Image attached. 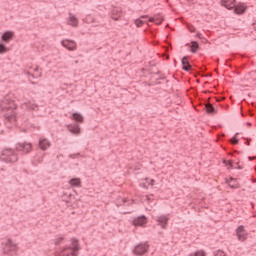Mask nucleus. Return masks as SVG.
I'll return each instance as SVG.
<instances>
[{
	"instance_id": "obj_14",
	"label": "nucleus",
	"mask_w": 256,
	"mask_h": 256,
	"mask_svg": "<svg viewBox=\"0 0 256 256\" xmlns=\"http://www.w3.org/2000/svg\"><path fill=\"white\" fill-rule=\"evenodd\" d=\"M233 9H234L235 15H243V13L247 11V6H245V4L243 3H239V4H235Z\"/></svg>"
},
{
	"instance_id": "obj_19",
	"label": "nucleus",
	"mask_w": 256,
	"mask_h": 256,
	"mask_svg": "<svg viewBox=\"0 0 256 256\" xmlns=\"http://www.w3.org/2000/svg\"><path fill=\"white\" fill-rule=\"evenodd\" d=\"M186 47H190L191 53H197L201 47L199 46V42L197 41H191V43H187Z\"/></svg>"
},
{
	"instance_id": "obj_30",
	"label": "nucleus",
	"mask_w": 256,
	"mask_h": 256,
	"mask_svg": "<svg viewBox=\"0 0 256 256\" xmlns=\"http://www.w3.org/2000/svg\"><path fill=\"white\" fill-rule=\"evenodd\" d=\"M214 256H227V254H225V252H223V250H218V251L214 252Z\"/></svg>"
},
{
	"instance_id": "obj_13",
	"label": "nucleus",
	"mask_w": 256,
	"mask_h": 256,
	"mask_svg": "<svg viewBox=\"0 0 256 256\" xmlns=\"http://www.w3.org/2000/svg\"><path fill=\"white\" fill-rule=\"evenodd\" d=\"M38 147L41 149V151H47V149L51 147V142L47 138H40Z\"/></svg>"
},
{
	"instance_id": "obj_2",
	"label": "nucleus",
	"mask_w": 256,
	"mask_h": 256,
	"mask_svg": "<svg viewBox=\"0 0 256 256\" xmlns=\"http://www.w3.org/2000/svg\"><path fill=\"white\" fill-rule=\"evenodd\" d=\"M16 109L17 104L11 99V95H6L0 101V111L4 113V117L7 121H15V117H17V113L15 112Z\"/></svg>"
},
{
	"instance_id": "obj_53",
	"label": "nucleus",
	"mask_w": 256,
	"mask_h": 256,
	"mask_svg": "<svg viewBox=\"0 0 256 256\" xmlns=\"http://www.w3.org/2000/svg\"><path fill=\"white\" fill-rule=\"evenodd\" d=\"M204 93H209V90L204 91Z\"/></svg>"
},
{
	"instance_id": "obj_51",
	"label": "nucleus",
	"mask_w": 256,
	"mask_h": 256,
	"mask_svg": "<svg viewBox=\"0 0 256 256\" xmlns=\"http://www.w3.org/2000/svg\"><path fill=\"white\" fill-rule=\"evenodd\" d=\"M249 161H253V158H252V157H249Z\"/></svg>"
},
{
	"instance_id": "obj_17",
	"label": "nucleus",
	"mask_w": 256,
	"mask_h": 256,
	"mask_svg": "<svg viewBox=\"0 0 256 256\" xmlns=\"http://www.w3.org/2000/svg\"><path fill=\"white\" fill-rule=\"evenodd\" d=\"M149 21L155 23V25H161L164 21V18L161 14H155L153 17L149 18Z\"/></svg>"
},
{
	"instance_id": "obj_46",
	"label": "nucleus",
	"mask_w": 256,
	"mask_h": 256,
	"mask_svg": "<svg viewBox=\"0 0 256 256\" xmlns=\"http://www.w3.org/2000/svg\"><path fill=\"white\" fill-rule=\"evenodd\" d=\"M131 212H124L123 215H129Z\"/></svg>"
},
{
	"instance_id": "obj_3",
	"label": "nucleus",
	"mask_w": 256,
	"mask_h": 256,
	"mask_svg": "<svg viewBox=\"0 0 256 256\" xmlns=\"http://www.w3.org/2000/svg\"><path fill=\"white\" fill-rule=\"evenodd\" d=\"M81 246H79V240L71 238V245L64 246L56 252V256H79Z\"/></svg>"
},
{
	"instance_id": "obj_18",
	"label": "nucleus",
	"mask_w": 256,
	"mask_h": 256,
	"mask_svg": "<svg viewBox=\"0 0 256 256\" xmlns=\"http://www.w3.org/2000/svg\"><path fill=\"white\" fill-rule=\"evenodd\" d=\"M157 222L162 226V229H167V223L169 222V217L162 215L157 218Z\"/></svg>"
},
{
	"instance_id": "obj_45",
	"label": "nucleus",
	"mask_w": 256,
	"mask_h": 256,
	"mask_svg": "<svg viewBox=\"0 0 256 256\" xmlns=\"http://www.w3.org/2000/svg\"><path fill=\"white\" fill-rule=\"evenodd\" d=\"M155 75H161V71L156 72Z\"/></svg>"
},
{
	"instance_id": "obj_44",
	"label": "nucleus",
	"mask_w": 256,
	"mask_h": 256,
	"mask_svg": "<svg viewBox=\"0 0 256 256\" xmlns=\"http://www.w3.org/2000/svg\"><path fill=\"white\" fill-rule=\"evenodd\" d=\"M230 181H237V179L231 177V178H230Z\"/></svg>"
},
{
	"instance_id": "obj_15",
	"label": "nucleus",
	"mask_w": 256,
	"mask_h": 256,
	"mask_svg": "<svg viewBox=\"0 0 256 256\" xmlns=\"http://www.w3.org/2000/svg\"><path fill=\"white\" fill-rule=\"evenodd\" d=\"M236 2H237V0H221V5H222V7H225V9L232 11V9L235 8Z\"/></svg>"
},
{
	"instance_id": "obj_27",
	"label": "nucleus",
	"mask_w": 256,
	"mask_h": 256,
	"mask_svg": "<svg viewBox=\"0 0 256 256\" xmlns=\"http://www.w3.org/2000/svg\"><path fill=\"white\" fill-rule=\"evenodd\" d=\"M190 256H206V254H205V251L200 250L190 254Z\"/></svg>"
},
{
	"instance_id": "obj_52",
	"label": "nucleus",
	"mask_w": 256,
	"mask_h": 256,
	"mask_svg": "<svg viewBox=\"0 0 256 256\" xmlns=\"http://www.w3.org/2000/svg\"><path fill=\"white\" fill-rule=\"evenodd\" d=\"M123 202H124V203H127V200H126V199H123Z\"/></svg>"
},
{
	"instance_id": "obj_42",
	"label": "nucleus",
	"mask_w": 256,
	"mask_h": 256,
	"mask_svg": "<svg viewBox=\"0 0 256 256\" xmlns=\"http://www.w3.org/2000/svg\"><path fill=\"white\" fill-rule=\"evenodd\" d=\"M229 63H231V60H226L225 65H229Z\"/></svg>"
},
{
	"instance_id": "obj_43",
	"label": "nucleus",
	"mask_w": 256,
	"mask_h": 256,
	"mask_svg": "<svg viewBox=\"0 0 256 256\" xmlns=\"http://www.w3.org/2000/svg\"><path fill=\"white\" fill-rule=\"evenodd\" d=\"M71 197H73V195L69 194V196H68L69 201H71Z\"/></svg>"
},
{
	"instance_id": "obj_32",
	"label": "nucleus",
	"mask_w": 256,
	"mask_h": 256,
	"mask_svg": "<svg viewBox=\"0 0 256 256\" xmlns=\"http://www.w3.org/2000/svg\"><path fill=\"white\" fill-rule=\"evenodd\" d=\"M215 100L217 101V103H221V101H225V97L224 96H218V97H215Z\"/></svg>"
},
{
	"instance_id": "obj_47",
	"label": "nucleus",
	"mask_w": 256,
	"mask_h": 256,
	"mask_svg": "<svg viewBox=\"0 0 256 256\" xmlns=\"http://www.w3.org/2000/svg\"><path fill=\"white\" fill-rule=\"evenodd\" d=\"M141 19H147V16H141Z\"/></svg>"
},
{
	"instance_id": "obj_11",
	"label": "nucleus",
	"mask_w": 256,
	"mask_h": 256,
	"mask_svg": "<svg viewBox=\"0 0 256 256\" xmlns=\"http://www.w3.org/2000/svg\"><path fill=\"white\" fill-rule=\"evenodd\" d=\"M181 63H182V69L183 71H189L190 73H197V71L195 69H193V66H191L189 64V62H187V56H184L181 59Z\"/></svg>"
},
{
	"instance_id": "obj_38",
	"label": "nucleus",
	"mask_w": 256,
	"mask_h": 256,
	"mask_svg": "<svg viewBox=\"0 0 256 256\" xmlns=\"http://www.w3.org/2000/svg\"><path fill=\"white\" fill-rule=\"evenodd\" d=\"M252 27H253L254 31H256V20L252 23Z\"/></svg>"
},
{
	"instance_id": "obj_7",
	"label": "nucleus",
	"mask_w": 256,
	"mask_h": 256,
	"mask_svg": "<svg viewBox=\"0 0 256 256\" xmlns=\"http://www.w3.org/2000/svg\"><path fill=\"white\" fill-rule=\"evenodd\" d=\"M132 225H134V227H145V225H147V216L141 215L134 218Z\"/></svg>"
},
{
	"instance_id": "obj_37",
	"label": "nucleus",
	"mask_w": 256,
	"mask_h": 256,
	"mask_svg": "<svg viewBox=\"0 0 256 256\" xmlns=\"http://www.w3.org/2000/svg\"><path fill=\"white\" fill-rule=\"evenodd\" d=\"M140 185H141V187H143L144 189H148V186H147L146 183H141Z\"/></svg>"
},
{
	"instance_id": "obj_40",
	"label": "nucleus",
	"mask_w": 256,
	"mask_h": 256,
	"mask_svg": "<svg viewBox=\"0 0 256 256\" xmlns=\"http://www.w3.org/2000/svg\"><path fill=\"white\" fill-rule=\"evenodd\" d=\"M246 145H251V139H246Z\"/></svg>"
},
{
	"instance_id": "obj_16",
	"label": "nucleus",
	"mask_w": 256,
	"mask_h": 256,
	"mask_svg": "<svg viewBox=\"0 0 256 256\" xmlns=\"http://www.w3.org/2000/svg\"><path fill=\"white\" fill-rule=\"evenodd\" d=\"M67 129L73 135H79L81 133V127H79V124H77V123L68 125Z\"/></svg>"
},
{
	"instance_id": "obj_25",
	"label": "nucleus",
	"mask_w": 256,
	"mask_h": 256,
	"mask_svg": "<svg viewBox=\"0 0 256 256\" xmlns=\"http://www.w3.org/2000/svg\"><path fill=\"white\" fill-rule=\"evenodd\" d=\"M237 135H239V133H236V134L230 139V142L232 143V145H239V138H237Z\"/></svg>"
},
{
	"instance_id": "obj_5",
	"label": "nucleus",
	"mask_w": 256,
	"mask_h": 256,
	"mask_svg": "<svg viewBox=\"0 0 256 256\" xmlns=\"http://www.w3.org/2000/svg\"><path fill=\"white\" fill-rule=\"evenodd\" d=\"M147 251H149V244L147 243H139L133 249V253L136 256H143L145 253H147Z\"/></svg>"
},
{
	"instance_id": "obj_48",
	"label": "nucleus",
	"mask_w": 256,
	"mask_h": 256,
	"mask_svg": "<svg viewBox=\"0 0 256 256\" xmlns=\"http://www.w3.org/2000/svg\"><path fill=\"white\" fill-rule=\"evenodd\" d=\"M248 127H251V122H247Z\"/></svg>"
},
{
	"instance_id": "obj_9",
	"label": "nucleus",
	"mask_w": 256,
	"mask_h": 256,
	"mask_svg": "<svg viewBox=\"0 0 256 256\" xmlns=\"http://www.w3.org/2000/svg\"><path fill=\"white\" fill-rule=\"evenodd\" d=\"M204 105H205L207 115H217V106L211 104L209 100L205 101Z\"/></svg>"
},
{
	"instance_id": "obj_33",
	"label": "nucleus",
	"mask_w": 256,
	"mask_h": 256,
	"mask_svg": "<svg viewBox=\"0 0 256 256\" xmlns=\"http://www.w3.org/2000/svg\"><path fill=\"white\" fill-rule=\"evenodd\" d=\"M29 107V109H32V111H35V109H37V105H35V104H32V105H30V106H28Z\"/></svg>"
},
{
	"instance_id": "obj_6",
	"label": "nucleus",
	"mask_w": 256,
	"mask_h": 256,
	"mask_svg": "<svg viewBox=\"0 0 256 256\" xmlns=\"http://www.w3.org/2000/svg\"><path fill=\"white\" fill-rule=\"evenodd\" d=\"M236 235L238 237V241H247V236L249 233H247V230H245V226L240 225L236 229Z\"/></svg>"
},
{
	"instance_id": "obj_54",
	"label": "nucleus",
	"mask_w": 256,
	"mask_h": 256,
	"mask_svg": "<svg viewBox=\"0 0 256 256\" xmlns=\"http://www.w3.org/2000/svg\"><path fill=\"white\" fill-rule=\"evenodd\" d=\"M145 181H149V178H146Z\"/></svg>"
},
{
	"instance_id": "obj_12",
	"label": "nucleus",
	"mask_w": 256,
	"mask_h": 256,
	"mask_svg": "<svg viewBox=\"0 0 256 256\" xmlns=\"http://www.w3.org/2000/svg\"><path fill=\"white\" fill-rule=\"evenodd\" d=\"M13 37H15V32L7 30L2 34L1 41H3L4 43H9L10 41H12Z\"/></svg>"
},
{
	"instance_id": "obj_39",
	"label": "nucleus",
	"mask_w": 256,
	"mask_h": 256,
	"mask_svg": "<svg viewBox=\"0 0 256 256\" xmlns=\"http://www.w3.org/2000/svg\"><path fill=\"white\" fill-rule=\"evenodd\" d=\"M230 189H237V185H231L229 184Z\"/></svg>"
},
{
	"instance_id": "obj_24",
	"label": "nucleus",
	"mask_w": 256,
	"mask_h": 256,
	"mask_svg": "<svg viewBox=\"0 0 256 256\" xmlns=\"http://www.w3.org/2000/svg\"><path fill=\"white\" fill-rule=\"evenodd\" d=\"M7 51H9L7 46L3 42H0V55L7 53Z\"/></svg>"
},
{
	"instance_id": "obj_21",
	"label": "nucleus",
	"mask_w": 256,
	"mask_h": 256,
	"mask_svg": "<svg viewBox=\"0 0 256 256\" xmlns=\"http://www.w3.org/2000/svg\"><path fill=\"white\" fill-rule=\"evenodd\" d=\"M71 119H73V121H75L76 123H83L85 121V118L79 112H74L71 116Z\"/></svg>"
},
{
	"instance_id": "obj_20",
	"label": "nucleus",
	"mask_w": 256,
	"mask_h": 256,
	"mask_svg": "<svg viewBox=\"0 0 256 256\" xmlns=\"http://www.w3.org/2000/svg\"><path fill=\"white\" fill-rule=\"evenodd\" d=\"M222 163L228 167V169H243V166L239 165V162L236 163L237 167L233 165V161L231 160H223Z\"/></svg>"
},
{
	"instance_id": "obj_23",
	"label": "nucleus",
	"mask_w": 256,
	"mask_h": 256,
	"mask_svg": "<svg viewBox=\"0 0 256 256\" xmlns=\"http://www.w3.org/2000/svg\"><path fill=\"white\" fill-rule=\"evenodd\" d=\"M71 187H81V178H72L69 180Z\"/></svg>"
},
{
	"instance_id": "obj_36",
	"label": "nucleus",
	"mask_w": 256,
	"mask_h": 256,
	"mask_svg": "<svg viewBox=\"0 0 256 256\" xmlns=\"http://www.w3.org/2000/svg\"><path fill=\"white\" fill-rule=\"evenodd\" d=\"M154 184H155V180H154V179H151V180L148 182V185L153 186Z\"/></svg>"
},
{
	"instance_id": "obj_31",
	"label": "nucleus",
	"mask_w": 256,
	"mask_h": 256,
	"mask_svg": "<svg viewBox=\"0 0 256 256\" xmlns=\"http://www.w3.org/2000/svg\"><path fill=\"white\" fill-rule=\"evenodd\" d=\"M143 23H144L143 20H141V19H139V18L135 20V25H136L137 27H141V26L143 25Z\"/></svg>"
},
{
	"instance_id": "obj_50",
	"label": "nucleus",
	"mask_w": 256,
	"mask_h": 256,
	"mask_svg": "<svg viewBox=\"0 0 256 256\" xmlns=\"http://www.w3.org/2000/svg\"><path fill=\"white\" fill-rule=\"evenodd\" d=\"M156 85H161V82H156Z\"/></svg>"
},
{
	"instance_id": "obj_28",
	"label": "nucleus",
	"mask_w": 256,
	"mask_h": 256,
	"mask_svg": "<svg viewBox=\"0 0 256 256\" xmlns=\"http://www.w3.org/2000/svg\"><path fill=\"white\" fill-rule=\"evenodd\" d=\"M188 31H190V33H195L196 29L195 26L191 25V24H187L186 25Z\"/></svg>"
},
{
	"instance_id": "obj_49",
	"label": "nucleus",
	"mask_w": 256,
	"mask_h": 256,
	"mask_svg": "<svg viewBox=\"0 0 256 256\" xmlns=\"http://www.w3.org/2000/svg\"><path fill=\"white\" fill-rule=\"evenodd\" d=\"M186 1H188V3H193V0H186Z\"/></svg>"
},
{
	"instance_id": "obj_4",
	"label": "nucleus",
	"mask_w": 256,
	"mask_h": 256,
	"mask_svg": "<svg viewBox=\"0 0 256 256\" xmlns=\"http://www.w3.org/2000/svg\"><path fill=\"white\" fill-rule=\"evenodd\" d=\"M4 255L15 256L17 255V244L13 240L8 239L5 247L3 248Z\"/></svg>"
},
{
	"instance_id": "obj_29",
	"label": "nucleus",
	"mask_w": 256,
	"mask_h": 256,
	"mask_svg": "<svg viewBox=\"0 0 256 256\" xmlns=\"http://www.w3.org/2000/svg\"><path fill=\"white\" fill-rule=\"evenodd\" d=\"M68 157L69 159H77L81 157V153L70 154Z\"/></svg>"
},
{
	"instance_id": "obj_10",
	"label": "nucleus",
	"mask_w": 256,
	"mask_h": 256,
	"mask_svg": "<svg viewBox=\"0 0 256 256\" xmlns=\"http://www.w3.org/2000/svg\"><path fill=\"white\" fill-rule=\"evenodd\" d=\"M123 15H124L123 10H121V8L119 7H115L111 11V17L114 21H119V19H121Z\"/></svg>"
},
{
	"instance_id": "obj_26",
	"label": "nucleus",
	"mask_w": 256,
	"mask_h": 256,
	"mask_svg": "<svg viewBox=\"0 0 256 256\" xmlns=\"http://www.w3.org/2000/svg\"><path fill=\"white\" fill-rule=\"evenodd\" d=\"M63 241H65V238L63 236L56 238L54 240V245L59 246V245H61V243H63Z\"/></svg>"
},
{
	"instance_id": "obj_1",
	"label": "nucleus",
	"mask_w": 256,
	"mask_h": 256,
	"mask_svg": "<svg viewBox=\"0 0 256 256\" xmlns=\"http://www.w3.org/2000/svg\"><path fill=\"white\" fill-rule=\"evenodd\" d=\"M33 151L31 142H19L14 148H4L0 155V160L4 163H17L19 161V153L21 155H29Z\"/></svg>"
},
{
	"instance_id": "obj_22",
	"label": "nucleus",
	"mask_w": 256,
	"mask_h": 256,
	"mask_svg": "<svg viewBox=\"0 0 256 256\" xmlns=\"http://www.w3.org/2000/svg\"><path fill=\"white\" fill-rule=\"evenodd\" d=\"M68 24L72 25V27H77V25H79V20L77 17H75V15L70 14Z\"/></svg>"
},
{
	"instance_id": "obj_35",
	"label": "nucleus",
	"mask_w": 256,
	"mask_h": 256,
	"mask_svg": "<svg viewBox=\"0 0 256 256\" xmlns=\"http://www.w3.org/2000/svg\"><path fill=\"white\" fill-rule=\"evenodd\" d=\"M156 80H157V81H163V80H165V76L162 75V76H160L159 78H157Z\"/></svg>"
},
{
	"instance_id": "obj_34",
	"label": "nucleus",
	"mask_w": 256,
	"mask_h": 256,
	"mask_svg": "<svg viewBox=\"0 0 256 256\" xmlns=\"http://www.w3.org/2000/svg\"><path fill=\"white\" fill-rule=\"evenodd\" d=\"M195 37H198V39H205L199 32L195 35Z\"/></svg>"
},
{
	"instance_id": "obj_8",
	"label": "nucleus",
	"mask_w": 256,
	"mask_h": 256,
	"mask_svg": "<svg viewBox=\"0 0 256 256\" xmlns=\"http://www.w3.org/2000/svg\"><path fill=\"white\" fill-rule=\"evenodd\" d=\"M61 45L65 47V49H68V51H75V49H77V42L73 40H62Z\"/></svg>"
},
{
	"instance_id": "obj_41",
	"label": "nucleus",
	"mask_w": 256,
	"mask_h": 256,
	"mask_svg": "<svg viewBox=\"0 0 256 256\" xmlns=\"http://www.w3.org/2000/svg\"><path fill=\"white\" fill-rule=\"evenodd\" d=\"M220 107H224V109H228L229 108V106L228 105H220Z\"/></svg>"
}]
</instances>
